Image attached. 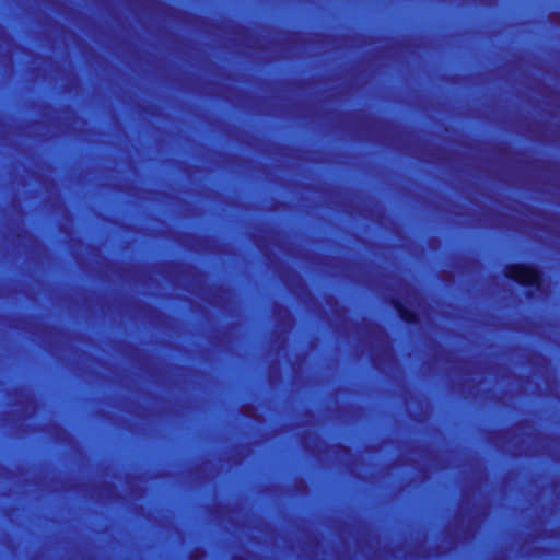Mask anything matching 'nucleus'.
I'll use <instances>...</instances> for the list:
<instances>
[{"label":"nucleus","instance_id":"obj_1","mask_svg":"<svg viewBox=\"0 0 560 560\" xmlns=\"http://www.w3.org/2000/svg\"><path fill=\"white\" fill-rule=\"evenodd\" d=\"M320 265L330 269L334 276L342 277L353 283L364 285L383 294L400 319L408 324H418L419 316L410 307H418L423 302L421 292L402 277L385 272L369 262L348 261L338 257L325 256Z\"/></svg>","mask_w":560,"mask_h":560},{"label":"nucleus","instance_id":"obj_2","mask_svg":"<svg viewBox=\"0 0 560 560\" xmlns=\"http://www.w3.org/2000/svg\"><path fill=\"white\" fill-rule=\"evenodd\" d=\"M341 118L363 138L393 148L421 162L442 165L448 160V153L443 148L428 141L418 130L374 117L363 110L343 113Z\"/></svg>","mask_w":560,"mask_h":560},{"label":"nucleus","instance_id":"obj_3","mask_svg":"<svg viewBox=\"0 0 560 560\" xmlns=\"http://www.w3.org/2000/svg\"><path fill=\"white\" fill-rule=\"evenodd\" d=\"M469 472L462 487L458 510L444 530L451 548L471 541L490 513V503L482 495L488 485V471L481 459L469 458Z\"/></svg>","mask_w":560,"mask_h":560},{"label":"nucleus","instance_id":"obj_4","mask_svg":"<svg viewBox=\"0 0 560 560\" xmlns=\"http://www.w3.org/2000/svg\"><path fill=\"white\" fill-rule=\"evenodd\" d=\"M325 303L339 322L338 329L354 332L371 350V363L382 373L398 370V361L387 331L380 324L368 318L354 322L348 317V310L334 295H326Z\"/></svg>","mask_w":560,"mask_h":560},{"label":"nucleus","instance_id":"obj_5","mask_svg":"<svg viewBox=\"0 0 560 560\" xmlns=\"http://www.w3.org/2000/svg\"><path fill=\"white\" fill-rule=\"evenodd\" d=\"M487 440L513 457H553L552 448L559 444L557 438L539 432L528 420L518 421L508 429L489 431Z\"/></svg>","mask_w":560,"mask_h":560},{"label":"nucleus","instance_id":"obj_6","mask_svg":"<svg viewBox=\"0 0 560 560\" xmlns=\"http://www.w3.org/2000/svg\"><path fill=\"white\" fill-rule=\"evenodd\" d=\"M518 219L493 208L480 207L472 219L476 226L527 233L526 228L549 233L560 238V214L524 206Z\"/></svg>","mask_w":560,"mask_h":560},{"label":"nucleus","instance_id":"obj_7","mask_svg":"<svg viewBox=\"0 0 560 560\" xmlns=\"http://www.w3.org/2000/svg\"><path fill=\"white\" fill-rule=\"evenodd\" d=\"M438 358L451 364V372L464 377L462 382L455 384L456 390L465 398H476L479 386L483 382L482 376L488 373L487 364L475 358H457L453 351L446 350L440 345H438Z\"/></svg>","mask_w":560,"mask_h":560},{"label":"nucleus","instance_id":"obj_8","mask_svg":"<svg viewBox=\"0 0 560 560\" xmlns=\"http://www.w3.org/2000/svg\"><path fill=\"white\" fill-rule=\"evenodd\" d=\"M302 447L319 462L335 460L355 474L360 456L341 444L329 445L316 432L305 431L301 434Z\"/></svg>","mask_w":560,"mask_h":560},{"label":"nucleus","instance_id":"obj_9","mask_svg":"<svg viewBox=\"0 0 560 560\" xmlns=\"http://www.w3.org/2000/svg\"><path fill=\"white\" fill-rule=\"evenodd\" d=\"M282 287L288 288L305 306L317 308L319 304L305 280L282 262Z\"/></svg>","mask_w":560,"mask_h":560},{"label":"nucleus","instance_id":"obj_10","mask_svg":"<svg viewBox=\"0 0 560 560\" xmlns=\"http://www.w3.org/2000/svg\"><path fill=\"white\" fill-rule=\"evenodd\" d=\"M503 275L522 285H532L539 289L544 281L542 271L529 264H508L503 268Z\"/></svg>","mask_w":560,"mask_h":560},{"label":"nucleus","instance_id":"obj_11","mask_svg":"<svg viewBox=\"0 0 560 560\" xmlns=\"http://www.w3.org/2000/svg\"><path fill=\"white\" fill-rule=\"evenodd\" d=\"M358 549L364 553L368 560H386L396 558L401 551L400 547L392 548L387 545L381 546L380 539L371 533L360 534L357 539Z\"/></svg>","mask_w":560,"mask_h":560},{"label":"nucleus","instance_id":"obj_12","mask_svg":"<svg viewBox=\"0 0 560 560\" xmlns=\"http://www.w3.org/2000/svg\"><path fill=\"white\" fill-rule=\"evenodd\" d=\"M495 153L502 158L508 160L509 162L521 166V167H536V168H542L548 170L549 163L538 160H529L524 152L521 151H514L510 149L506 145H498L495 148Z\"/></svg>","mask_w":560,"mask_h":560},{"label":"nucleus","instance_id":"obj_13","mask_svg":"<svg viewBox=\"0 0 560 560\" xmlns=\"http://www.w3.org/2000/svg\"><path fill=\"white\" fill-rule=\"evenodd\" d=\"M407 451L411 455V457L401 456L397 462L390 464L385 468L386 474H389L390 470H393L398 463L411 464L412 466H415L416 463L421 460L425 464L431 465L436 457V455L430 447L423 445L410 444Z\"/></svg>","mask_w":560,"mask_h":560},{"label":"nucleus","instance_id":"obj_14","mask_svg":"<svg viewBox=\"0 0 560 560\" xmlns=\"http://www.w3.org/2000/svg\"><path fill=\"white\" fill-rule=\"evenodd\" d=\"M326 38L325 35L322 34H299V33H289L282 30V52L287 48L289 44L294 45H306V44H322Z\"/></svg>","mask_w":560,"mask_h":560},{"label":"nucleus","instance_id":"obj_15","mask_svg":"<svg viewBox=\"0 0 560 560\" xmlns=\"http://www.w3.org/2000/svg\"><path fill=\"white\" fill-rule=\"evenodd\" d=\"M323 544L316 536H311L304 542L303 550L307 552V556L312 560H317L319 553H322Z\"/></svg>","mask_w":560,"mask_h":560},{"label":"nucleus","instance_id":"obj_16","mask_svg":"<svg viewBox=\"0 0 560 560\" xmlns=\"http://www.w3.org/2000/svg\"><path fill=\"white\" fill-rule=\"evenodd\" d=\"M282 353L287 350L288 339L284 337V332H287V328L291 327V314L290 311L282 305Z\"/></svg>","mask_w":560,"mask_h":560},{"label":"nucleus","instance_id":"obj_17","mask_svg":"<svg viewBox=\"0 0 560 560\" xmlns=\"http://www.w3.org/2000/svg\"><path fill=\"white\" fill-rule=\"evenodd\" d=\"M406 555L409 557L428 558L430 556V551L425 547V540H423L413 546L408 552H406Z\"/></svg>","mask_w":560,"mask_h":560},{"label":"nucleus","instance_id":"obj_18","mask_svg":"<svg viewBox=\"0 0 560 560\" xmlns=\"http://www.w3.org/2000/svg\"><path fill=\"white\" fill-rule=\"evenodd\" d=\"M514 380L517 381L518 385L521 387H523L525 384H528L529 383V378L528 377H518V376H513Z\"/></svg>","mask_w":560,"mask_h":560},{"label":"nucleus","instance_id":"obj_19","mask_svg":"<svg viewBox=\"0 0 560 560\" xmlns=\"http://www.w3.org/2000/svg\"><path fill=\"white\" fill-rule=\"evenodd\" d=\"M549 20L552 23L559 24L560 23V13H551L549 15Z\"/></svg>","mask_w":560,"mask_h":560},{"label":"nucleus","instance_id":"obj_20","mask_svg":"<svg viewBox=\"0 0 560 560\" xmlns=\"http://www.w3.org/2000/svg\"><path fill=\"white\" fill-rule=\"evenodd\" d=\"M336 560H351V556L349 553L345 556H338Z\"/></svg>","mask_w":560,"mask_h":560},{"label":"nucleus","instance_id":"obj_21","mask_svg":"<svg viewBox=\"0 0 560 560\" xmlns=\"http://www.w3.org/2000/svg\"><path fill=\"white\" fill-rule=\"evenodd\" d=\"M433 243H438V240H435V238H431V241H430V245H431L432 247H433Z\"/></svg>","mask_w":560,"mask_h":560},{"label":"nucleus","instance_id":"obj_22","mask_svg":"<svg viewBox=\"0 0 560 560\" xmlns=\"http://www.w3.org/2000/svg\"><path fill=\"white\" fill-rule=\"evenodd\" d=\"M281 154H282V156H284V155H285V148H284V145H282Z\"/></svg>","mask_w":560,"mask_h":560},{"label":"nucleus","instance_id":"obj_23","mask_svg":"<svg viewBox=\"0 0 560 560\" xmlns=\"http://www.w3.org/2000/svg\"><path fill=\"white\" fill-rule=\"evenodd\" d=\"M281 207H282V211L285 210V208H287V206H285V203L283 201L281 203Z\"/></svg>","mask_w":560,"mask_h":560},{"label":"nucleus","instance_id":"obj_24","mask_svg":"<svg viewBox=\"0 0 560 560\" xmlns=\"http://www.w3.org/2000/svg\"><path fill=\"white\" fill-rule=\"evenodd\" d=\"M281 249H282V253H283L284 252V244L283 243H282Z\"/></svg>","mask_w":560,"mask_h":560}]
</instances>
